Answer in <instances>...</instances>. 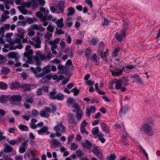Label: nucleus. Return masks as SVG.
I'll list each match as a JSON object with an SVG mask.
<instances>
[{"label":"nucleus","instance_id":"1","mask_svg":"<svg viewBox=\"0 0 160 160\" xmlns=\"http://www.w3.org/2000/svg\"><path fill=\"white\" fill-rule=\"evenodd\" d=\"M36 56L34 57V59L36 61L35 64L37 66H39L41 64V62L39 61L40 59L42 60H49L52 58V54L50 51L47 55L42 54L41 52L38 51L36 53Z\"/></svg>","mask_w":160,"mask_h":160},{"label":"nucleus","instance_id":"2","mask_svg":"<svg viewBox=\"0 0 160 160\" xmlns=\"http://www.w3.org/2000/svg\"><path fill=\"white\" fill-rule=\"evenodd\" d=\"M33 30L43 32L45 30V28L43 27L41 25H38L36 24H32L27 30L28 34L29 36H33L35 35V32Z\"/></svg>","mask_w":160,"mask_h":160},{"label":"nucleus","instance_id":"3","mask_svg":"<svg viewBox=\"0 0 160 160\" xmlns=\"http://www.w3.org/2000/svg\"><path fill=\"white\" fill-rule=\"evenodd\" d=\"M143 129L146 135L152 136L153 134V131L152 128L148 124H144L143 126Z\"/></svg>","mask_w":160,"mask_h":160},{"label":"nucleus","instance_id":"4","mask_svg":"<svg viewBox=\"0 0 160 160\" xmlns=\"http://www.w3.org/2000/svg\"><path fill=\"white\" fill-rule=\"evenodd\" d=\"M53 130L56 132L59 131L61 133H65L66 132V127L62 125V122H60L58 123V125L54 126Z\"/></svg>","mask_w":160,"mask_h":160},{"label":"nucleus","instance_id":"5","mask_svg":"<svg viewBox=\"0 0 160 160\" xmlns=\"http://www.w3.org/2000/svg\"><path fill=\"white\" fill-rule=\"evenodd\" d=\"M31 47L30 45H27L25 48L26 51L24 53L25 57L27 58L28 60H31L32 59L31 56L33 52L32 50L30 49Z\"/></svg>","mask_w":160,"mask_h":160},{"label":"nucleus","instance_id":"6","mask_svg":"<svg viewBox=\"0 0 160 160\" xmlns=\"http://www.w3.org/2000/svg\"><path fill=\"white\" fill-rule=\"evenodd\" d=\"M28 141L27 140L21 143L19 147V152L20 153H23L26 152L28 145Z\"/></svg>","mask_w":160,"mask_h":160},{"label":"nucleus","instance_id":"7","mask_svg":"<svg viewBox=\"0 0 160 160\" xmlns=\"http://www.w3.org/2000/svg\"><path fill=\"white\" fill-rule=\"evenodd\" d=\"M22 97L20 95H14L11 97V103L14 105H16L21 100Z\"/></svg>","mask_w":160,"mask_h":160},{"label":"nucleus","instance_id":"8","mask_svg":"<svg viewBox=\"0 0 160 160\" xmlns=\"http://www.w3.org/2000/svg\"><path fill=\"white\" fill-rule=\"evenodd\" d=\"M122 35L118 32H116L115 34V37L116 39L119 42L121 41L123 38L126 36V30L122 29L121 32Z\"/></svg>","mask_w":160,"mask_h":160},{"label":"nucleus","instance_id":"9","mask_svg":"<svg viewBox=\"0 0 160 160\" xmlns=\"http://www.w3.org/2000/svg\"><path fill=\"white\" fill-rule=\"evenodd\" d=\"M48 127L44 126L39 130H37V132L40 135L48 134L50 132L48 131Z\"/></svg>","mask_w":160,"mask_h":160},{"label":"nucleus","instance_id":"10","mask_svg":"<svg viewBox=\"0 0 160 160\" xmlns=\"http://www.w3.org/2000/svg\"><path fill=\"white\" fill-rule=\"evenodd\" d=\"M124 69L123 68L122 69L119 68H116L114 71H111L112 75L114 77H119L122 73V70Z\"/></svg>","mask_w":160,"mask_h":160},{"label":"nucleus","instance_id":"11","mask_svg":"<svg viewBox=\"0 0 160 160\" xmlns=\"http://www.w3.org/2000/svg\"><path fill=\"white\" fill-rule=\"evenodd\" d=\"M8 57L9 58H15L16 61L20 58L18 53L14 52L9 53Z\"/></svg>","mask_w":160,"mask_h":160},{"label":"nucleus","instance_id":"12","mask_svg":"<svg viewBox=\"0 0 160 160\" xmlns=\"http://www.w3.org/2000/svg\"><path fill=\"white\" fill-rule=\"evenodd\" d=\"M18 7L21 13L23 15H27L28 14L31 15L32 13L30 11H28L25 8H24L22 6H19Z\"/></svg>","mask_w":160,"mask_h":160},{"label":"nucleus","instance_id":"13","mask_svg":"<svg viewBox=\"0 0 160 160\" xmlns=\"http://www.w3.org/2000/svg\"><path fill=\"white\" fill-rule=\"evenodd\" d=\"M61 146L60 143L59 141L55 138H53L52 141V145L51 146V148H56Z\"/></svg>","mask_w":160,"mask_h":160},{"label":"nucleus","instance_id":"14","mask_svg":"<svg viewBox=\"0 0 160 160\" xmlns=\"http://www.w3.org/2000/svg\"><path fill=\"white\" fill-rule=\"evenodd\" d=\"M21 87L25 91H29L34 88L32 84H24L22 85Z\"/></svg>","mask_w":160,"mask_h":160},{"label":"nucleus","instance_id":"15","mask_svg":"<svg viewBox=\"0 0 160 160\" xmlns=\"http://www.w3.org/2000/svg\"><path fill=\"white\" fill-rule=\"evenodd\" d=\"M58 7L60 10L59 11H58L57 10H56V13L58 14L60 13L61 12L63 13L64 7V2L62 1L60 2L58 5Z\"/></svg>","mask_w":160,"mask_h":160},{"label":"nucleus","instance_id":"16","mask_svg":"<svg viewBox=\"0 0 160 160\" xmlns=\"http://www.w3.org/2000/svg\"><path fill=\"white\" fill-rule=\"evenodd\" d=\"M58 69L61 72V73L63 74L68 71V69L67 67L65 66H63L61 64H59L58 67Z\"/></svg>","mask_w":160,"mask_h":160},{"label":"nucleus","instance_id":"17","mask_svg":"<svg viewBox=\"0 0 160 160\" xmlns=\"http://www.w3.org/2000/svg\"><path fill=\"white\" fill-rule=\"evenodd\" d=\"M96 110V108L95 106H91L90 108H88L86 110V114L87 116H89L90 113H93Z\"/></svg>","mask_w":160,"mask_h":160},{"label":"nucleus","instance_id":"18","mask_svg":"<svg viewBox=\"0 0 160 160\" xmlns=\"http://www.w3.org/2000/svg\"><path fill=\"white\" fill-rule=\"evenodd\" d=\"M68 121L70 124H74L75 123V119L73 115L71 113L69 114L68 116Z\"/></svg>","mask_w":160,"mask_h":160},{"label":"nucleus","instance_id":"19","mask_svg":"<svg viewBox=\"0 0 160 160\" xmlns=\"http://www.w3.org/2000/svg\"><path fill=\"white\" fill-rule=\"evenodd\" d=\"M25 99L26 101L29 103H32L33 101V97L31 95H26Z\"/></svg>","mask_w":160,"mask_h":160},{"label":"nucleus","instance_id":"20","mask_svg":"<svg viewBox=\"0 0 160 160\" xmlns=\"http://www.w3.org/2000/svg\"><path fill=\"white\" fill-rule=\"evenodd\" d=\"M72 108H74L72 111L75 113L82 111L78 103H75L72 106Z\"/></svg>","mask_w":160,"mask_h":160},{"label":"nucleus","instance_id":"21","mask_svg":"<svg viewBox=\"0 0 160 160\" xmlns=\"http://www.w3.org/2000/svg\"><path fill=\"white\" fill-rule=\"evenodd\" d=\"M101 126L102 130L106 132H109V128L108 126L104 123L102 122L101 123Z\"/></svg>","mask_w":160,"mask_h":160},{"label":"nucleus","instance_id":"22","mask_svg":"<svg viewBox=\"0 0 160 160\" xmlns=\"http://www.w3.org/2000/svg\"><path fill=\"white\" fill-rule=\"evenodd\" d=\"M76 117L78 121H80L84 115L82 111L76 112Z\"/></svg>","mask_w":160,"mask_h":160},{"label":"nucleus","instance_id":"23","mask_svg":"<svg viewBox=\"0 0 160 160\" xmlns=\"http://www.w3.org/2000/svg\"><path fill=\"white\" fill-rule=\"evenodd\" d=\"M56 24L58 27L60 28H63L64 26L63 18H61L57 21L56 22Z\"/></svg>","mask_w":160,"mask_h":160},{"label":"nucleus","instance_id":"24","mask_svg":"<svg viewBox=\"0 0 160 160\" xmlns=\"http://www.w3.org/2000/svg\"><path fill=\"white\" fill-rule=\"evenodd\" d=\"M13 149L11 146L7 144L4 149V151L6 153L11 152H12Z\"/></svg>","mask_w":160,"mask_h":160},{"label":"nucleus","instance_id":"25","mask_svg":"<svg viewBox=\"0 0 160 160\" xmlns=\"http://www.w3.org/2000/svg\"><path fill=\"white\" fill-rule=\"evenodd\" d=\"M115 88L117 89H119L121 88L122 84V81L121 79H120L118 80L117 81L115 82Z\"/></svg>","mask_w":160,"mask_h":160},{"label":"nucleus","instance_id":"26","mask_svg":"<svg viewBox=\"0 0 160 160\" xmlns=\"http://www.w3.org/2000/svg\"><path fill=\"white\" fill-rule=\"evenodd\" d=\"M68 11L67 14L68 16H70L74 14L75 10L72 7H69L68 8Z\"/></svg>","mask_w":160,"mask_h":160},{"label":"nucleus","instance_id":"27","mask_svg":"<svg viewBox=\"0 0 160 160\" xmlns=\"http://www.w3.org/2000/svg\"><path fill=\"white\" fill-rule=\"evenodd\" d=\"M57 93V92L55 90H54L53 91H51L50 92L48 95V96L50 99L55 100Z\"/></svg>","mask_w":160,"mask_h":160},{"label":"nucleus","instance_id":"28","mask_svg":"<svg viewBox=\"0 0 160 160\" xmlns=\"http://www.w3.org/2000/svg\"><path fill=\"white\" fill-rule=\"evenodd\" d=\"M52 37V34L47 32L46 33L44 36V38L46 42L48 41Z\"/></svg>","mask_w":160,"mask_h":160},{"label":"nucleus","instance_id":"29","mask_svg":"<svg viewBox=\"0 0 160 160\" xmlns=\"http://www.w3.org/2000/svg\"><path fill=\"white\" fill-rule=\"evenodd\" d=\"M18 128L21 131H28V128L25 125L20 124L18 126Z\"/></svg>","mask_w":160,"mask_h":160},{"label":"nucleus","instance_id":"30","mask_svg":"<svg viewBox=\"0 0 160 160\" xmlns=\"http://www.w3.org/2000/svg\"><path fill=\"white\" fill-rule=\"evenodd\" d=\"M67 102L68 105H72L73 106L76 103L75 100L74 99L70 98H68Z\"/></svg>","mask_w":160,"mask_h":160},{"label":"nucleus","instance_id":"31","mask_svg":"<svg viewBox=\"0 0 160 160\" xmlns=\"http://www.w3.org/2000/svg\"><path fill=\"white\" fill-rule=\"evenodd\" d=\"M39 113L41 117L45 118H48L50 116L49 113L46 112H45L43 110L40 111Z\"/></svg>","mask_w":160,"mask_h":160},{"label":"nucleus","instance_id":"32","mask_svg":"<svg viewBox=\"0 0 160 160\" xmlns=\"http://www.w3.org/2000/svg\"><path fill=\"white\" fill-rule=\"evenodd\" d=\"M18 36H21V38L24 37V34L25 33L24 29L21 28H19L18 29Z\"/></svg>","mask_w":160,"mask_h":160},{"label":"nucleus","instance_id":"33","mask_svg":"<svg viewBox=\"0 0 160 160\" xmlns=\"http://www.w3.org/2000/svg\"><path fill=\"white\" fill-rule=\"evenodd\" d=\"M27 22L29 24H31L34 22H36L38 21V19L36 18H28L27 19Z\"/></svg>","mask_w":160,"mask_h":160},{"label":"nucleus","instance_id":"34","mask_svg":"<svg viewBox=\"0 0 160 160\" xmlns=\"http://www.w3.org/2000/svg\"><path fill=\"white\" fill-rule=\"evenodd\" d=\"M128 135V134H126L125 135H123L122 136V137L121 139L122 141V145L126 146L127 145H128V144L127 142H125L126 141V137H127Z\"/></svg>","mask_w":160,"mask_h":160},{"label":"nucleus","instance_id":"35","mask_svg":"<svg viewBox=\"0 0 160 160\" xmlns=\"http://www.w3.org/2000/svg\"><path fill=\"white\" fill-rule=\"evenodd\" d=\"M64 98V96L61 93H59L56 95L55 100L62 101Z\"/></svg>","mask_w":160,"mask_h":160},{"label":"nucleus","instance_id":"36","mask_svg":"<svg viewBox=\"0 0 160 160\" xmlns=\"http://www.w3.org/2000/svg\"><path fill=\"white\" fill-rule=\"evenodd\" d=\"M19 87V83L16 82H12L10 84V88L12 89H16Z\"/></svg>","mask_w":160,"mask_h":160},{"label":"nucleus","instance_id":"37","mask_svg":"<svg viewBox=\"0 0 160 160\" xmlns=\"http://www.w3.org/2000/svg\"><path fill=\"white\" fill-rule=\"evenodd\" d=\"M50 67L49 66H47L45 67L42 70H43V73L44 74V75L48 73L50 71Z\"/></svg>","mask_w":160,"mask_h":160},{"label":"nucleus","instance_id":"38","mask_svg":"<svg viewBox=\"0 0 160 160\" xmlns=\"http://www.w3.org/2000/svg\"><path fill=\"white\" fill-rule=\"evenodd\" d=\"M40 10L41 12H44V15H48L49 12V11L48 9L42 7H41L40 8Z\"/></svg>","mask_w":160,"mask_h":160},{"label":"nucleus","instance_id":"39","mask_svg":"<svg viewBox=\"0 0 160 160\" xmlns=\"http://www.w3.org/2000/svg\"><path fill=\"white\" fill-rule=\"evenodd\" d=\"M10 69L8 68L3 67L2 69V72L3 74L6 75L10 72Z\"/></svg>","mask_w":160,"mask_h":160},{"label":"nucleus","instance_id":"40","mask_svg":"<svg viewBox=\"0 0 160 160\" xmlns=\"http://www.w3.org/2000/svg\"><path fill=\"white\" fill-rule=\"evenodd\" d=\"M86 145L88 146L87 148H89L92 146V143L91 142L88 140H86L85 143L83 144V147L86 148Z\"/></svg>","mask_w":160,"mask_h":160},{"label":"nucleus","instance_id":"41","mask_svg":"<svg viewBox=\"0 0 160 160\" xmlns=\"http://www.w3.org/2000/svg\"><path fill=\"white\" fill-rule=\"evenodd\" d=\"M99 131V130L98 128V127H96L92 129L91 132L93 135H95L98 133Z\"/></svg>","mask_w":160,"mask_h":160},{"label":"nucleus","instance_id":"42","mask_svg":"<svg viewBox=\"0 0 160 160\" xmlns=\"http://www.w3.org/2000/svg\"><path fill=\"white\" fill-rule=\"evenodd\" d=\"M32 8L33 9H35L38 7V4L35 1L33 0L31 2Z\"/></svg>","mask_w":160,"mask_h":160},{"label":"nucleus","instance_id":"43","mask_svg":"<svg viewBox=\"0 0 160 160\" xmlns=\"http://www.w3.org/2000/svg\"><path fill=\"white\" fill-rule=\"evenodd\" d=\"M71 92L73 93V95L74 96H76L78 94L79 92V90L76 87L72 89L71 90Z\"/></svg>","mask_w":160,"mask_h":160},{"label":"nucleus","instance_id":"44","mask_svg":"<svg viewBox=\"0 0 160 160\" xmlns=\"http://www.w3.org/2000/svg\"><path fill=\"white\" fill-rule=\"evenodd\" d=\"M8 87L6 83L3 82H0V88L2 89H6Z\"/></svg>","mask_w":160,"mask_h":160},{"label":"nucleus","instance_id":"45","mask_svg":"<svg viewBox=\"0 0 160 160\" xmlns=\"http://www.w3.org/2000/svg\"><path fill=\"white\" fill-rule=\"evenodd\" d=\"M49 45H51V49H56L57 46L56 44L54 42L52 41H50L49 42Z\"/></svg>","mask_w":160,"mask_h":160},{"label":"nucleus","instance_id":"46","mask_svg":"<svg viewBox=\"0 0 160 160\" xmlns=\"http://www.w3.org/2000/svg\"><path fill=\"white\" fill-rule=\"evenodd\" d=\"M47 19L48 20H51L52 22L56 21L57 20L56 18L53 17L52 15H49L47 17Z\"/></svg>","mask_w":160,"mask_h":160},{"label":"nucleus","instance_id":"47","mask_svg":"<svg viewBox=\"0 0 160 160\" xmlns=\"http://www.w3.org/2000/svg\"><path fill=\"white\" fill-rule=\"evenodd\" d=\"M22 5L23 7H25L29 8L31 7V2H25L22 4Z\"/></svg>","mask_w":160,"mask_h":160},{"label":"nucleus","instance_id":"48","mask_svg":"<svg viewBox=\"0 0 160 160\" xmlns=\"http://www.w3.org/2000/svg\"><path fill=\"white\" fill-rule=\"evenodd\" d=\"M5 32L4 28L2 27L0 28V35L2 37H4V32Z\"/></svg>","mask_w":160,"mask_h":160},{"label":"nucleus","instance_id":"49","mask_svg":"<svg viewBox=\"0 0 160 160\" xmlns=\"http://www.w3.org/2000/svg\"><path fill=\"white\" fill-rule=\"evenodd\" d=\"M47 30L51 33H52L54 31V27L51 25H49L47 28Z\"/></svg>","mask_w":160,"mask_h":160},{"label":"nucleus","instance_id":"50","mask_svg":"<svg viewBox=\"0 0 160 160\" xmlns=\"http://www.w3.org/2000/svg\"><path fill=\"white\" fill-rule=\"evenodd\" d=\"M74 135H71L69 136L68 137V144H69L71 143L73 138H74Z\"/></svg>","mask_w":160,"mask_h":160},{"label":"nucleus","instance_id":"51","mask_svg":"<svg viewBox=\"0 0 160 160\" xmlns=\"http://www.w3.org/2000/svg\"><path fill=\"white\" fill-rule=\"evenodd\" d=\"M121 81H122V83H123L124 85L125 86L127 85L128 84V80L125 77H123Z\"/></svg>","mask_w":160,"mask_h":160},{"label":"nucleus","instance_id":"52","mask_svg":"<svg viewBox=\"0 0 160 160\" xmlns=\"http://www.w3.org/2000/svg\"><path fill=\"white\" fill-rule=\"evenodd\" d=\"M32 40L35 43L41 42L40 38L38 37H34Z\"/></svg>","mask_w":160,"mask_h":160},{"label":"nucleus","instance_id":"53","mask_svg":"<svg viewBox=\"0 0 160 160\" xmlns=\"http://www.w3.org/2000/svg\"><path fill=\"white\" fill-rule=\"evenodd\" d=\"M70 65L72 66V64L71 60L69 59L67 61L65 64V66L66 67H67V68H68L70 67Z\"/></svg>","mask_w":160,"mask_h":160},{"label":"nucleus","instance_id":"54","mask_svg":"<svg viewBox=\"0 0 160 160\" xmlns=\"http://www.w3.org/2000/svg\"><path fill=\"white\" fill-rule=\"evenodd\" d=\"M23 38H21V36H18L17 37H16L15 40V42L16 43H19L21 41V40Z\"/></svg>","mask_w":160,"mask_h":160},{"label":"nucleus","instance_id":"55","mask_svg":"<svg viewBox=\"0 0 160 160\" xmlns=\"http://www.w3.org/2000/svg\"><path fill=\"white\" fill-rule=\"evenodd\" d=\"M9 18V16H7L6 15L2 14L1 16V20L2 22H4L6 19Z\"/></svg>","mask_w":160,"mask_h":160},{"label":"nucleus","instance_id":"56","mask_svg":"<svg viewBox=\"0 0 160 160\" xmlns=\"http://www.w3.org/2000/svg\"><path fill=\"white\" fill-rule=\"evenodd\" d=\"M88 124V123L86 122V120H83L81 124L80 127L85 128L87 126Z\"/></svg>","mask_w":160,"mask_h":160},{"label":"nucleus","instance_id":"57","mask_svg":"<svg viewBox=\"0 0 160 160\" xmlns=\"http://www.w3.org/2000/svg\"><path fill=\"white\" fill-rule=\"evenodd\" d=\"M8 143L9 144H10L11 145H14L16 144H18V141L17 140H10L8 142Z\"/></svg>","mask_w":160,"mask_h":160},{"label":"nucleus","instance_id":"58","mask_svg":"<svg viewBox=\"0 0 160 160\" xmlns=\"http://www.w3.org/2000/svg\"><path fill=\"white\" fill-rule=\"evenodd\" d=\"M4 4H10L13 5L14 3L13 0H5L4 2Z\"/></svg>","mask_w":160,"mask_h":160},{"label":"nucleus","instance_id":"59","mask_svg":"<svg viewBox=\"0 0 160 160\" xmlns=\"http://www.w3.org/2000/svg\"><path fill=\"white\" fill-rule=\"evenodd\" d=\"M32 115L33 117L37 116L39 114V112L38 111L35 109L32 110Z\"/></svg>","mask_w":160,"mask_h":160},{"label":"nucleus","instance_id":"60","mask_svg":"<svg viewBox=\"0 0 160 160\" xmlns=\"http://www.w3.org/2000/svg\"><path fill=\"white\" fill-rule=\"evenodd\" d=\"M140 149L143 152L145 155V156L146 158H147L148 159V153L146 152L145 150L144 149V148H142V146H139Z\"/></svg>","mask_w":160,"mask_h":160},{"label":"nucleus","instance_id":"61","mask_svg":"<svg viewBox=\"0 0 160 160\" xmlns=\"http://www.w3.org/2000/svg\"><path fill=\"white\" fill-rule=\"evenodd\" d=\"M120 50V48L118 47L115 48L112 53V56L114 57L116 56L117 55V53Z\"/></svg>","mask_w":160,"mask_h":160},{"label":"nucleus","instance_id":"62","mask_svg":"<svg viewBox=\"0 0 160 160\" xmlns=\"http://www.w3.org/2000/svg\"><path fill=\"white\" fill-rule=\"evenodd\" d=\"M78 147V145L75 143H72L71 145V149L72 150H76Z\"/></svg>","mask_w":160,"mask_h":160},{"label":"nucleus","instance_id":"63","mask_svg":"<svg viewBox=\"0 0 160 160\" xmlns=\"http://www.w3.org/2000/svg\"><path fill=\"white\" fill-rule=\"evenodd\" d=\"M17 24L18 26H24L26 25V24L24 21H19L18 22Z\"/></svg>","mask_w":160,"mask_h":160},{"label":"nucleus","instance_id":"64","mask_svg":"<svg viewBox=\"0 0 160 160\" xmlns=\"http://www.w3.org/2000/svg\"><path fill=\"white\" fill-rule=\"evenodd\" d=\"M139 75H137V74H134L133 75H132L131 76V78L135 81H136V82L137 81V80L138 79V78H139Z\"/></svg>","mask_w":160,"mask_h":160}]
</instances>
